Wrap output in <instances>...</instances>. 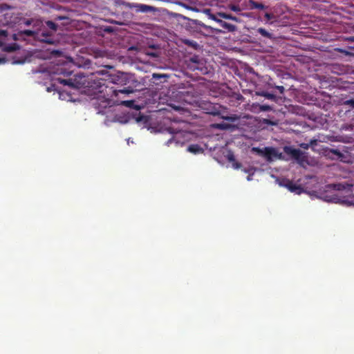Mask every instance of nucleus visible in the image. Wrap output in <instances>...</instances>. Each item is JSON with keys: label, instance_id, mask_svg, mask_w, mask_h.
<instances>
[{"label": "nucleus", "instance_id": "f257e3e1", "mask_svg": "<svg viewBox=\"0 0 354 354\" xmlns=\"http://www.w3.org/2000/svg\"><path fill=\"white\" fill-rule=\"evenodd\" d=\"M203 109L206 111L207 113L212 115H218L221 118L227 121L234 122L236 120V118L234 115H227L226 114L227 109L218 104L207 102L205 104V107Z\"/></svg>", "mask_w": 354, "mask_h": 354}, {"label": "nucleus", "instance_id": "f03ea898", "mask_svg": "<svg viewBox=\"0 0 354 354\" xmlns=\"http://www.w3.org/2000/svg\"><path fill=\"white\" fill-rule=\"evenodd\" d=\"M187 68L192 71H198L202 73H205L207 68L205 67V62L203 58L199 55H193L188 60H187Z\"/></svg>", "mask_w": 354, "mask_h": 354}, {"label": "nucleus", "instance_id": "7ed1b4c3", "mask_svg": "<svg viewBox=\"0 0 354 354\" xmlns=\"http://www.w3.org/2000/svg\"><path fill=\"white\" fill-rule=\"evenodd\" d=\"M92 105L97 113H105V109L111 106V100L109 98L99 96L93 99Z\"/></svg>", "mask_w": 354, "mask_h": 354}, {"label": "nucleus", "instance_id": "20e7f679", "mask_svg": "<svg viewBox=\"0 0 354 354\" xmlns=\"http://www.w3.org/2000/svg\"><path fill=\"white\" fill-rule=\"evenodd\" d=\"M252 151H256L259 155L265 157L268 160H272V157L277 156V151L273 147H265L259 149L258 147H253Z\"/></svg>", "mask_w": 354, "mask_h": 354}, {"label": "nucleus", "instance_id": "39448f33", "mask_svg": "<svg viewBox=\"0 0 354 354\" xmlns=\"http://www.w3.org/2000/svg\"><path fill=\"white\" fill-rule=\"evenodd\" d=\"M279 185L282 187H286L290 192L296 194H301L303 191V188L301 185L295 184L292 180L286 178L282 179L279 182Z\"/></svg>", "mask_w": 354, "mask_h": 354}, {"label": "nucleus", "instance_id": "423d86ee", "mask_svg": "<svg viewBox=\"0 0 354 354\" xmlns=\"http://www.w3.org/2000/svg\"><path fill=\"white\" fill-rule=\"evenodd\" d=\"M106 80L102 78L91 77L90 81H88L87 86L91 87L93 90L97 92H103V86H105Z\"/></svg>", "mask_w": 354, "mask_h": 354}, {"label": "nucleus", "instance_id": "0eeeda50", "mask_svg": "<svg viewBox=\"0 0 354 354\" xmlns=\"http://www.w3.org/2000/svg\"><path fill=\"white\" fill-rule=\"evenodd\" d=\"M218 24L219 26L223 28V30H219L218 28H213V32H234L236 30V26L232 24H230V23H227L222 19H220V21H218Z\"/></svg>", "mask_w": 354, "mask_h": 354}, {"label": "nucleus", "instance_id": "6e6552de", "mask_svg": "<svg viewBox=\"0 0 354 354\" xmlns=\"http://www.w3.org/2000/svg\"><path fill=\"white\" fill-rule=\"evenodd\" d=\"M74 76L75 77V80H73L72 78H69V79L57 78V81L64 85H67L72 88L78 87L81 83L80 82L77 81V77H80V75L78 74H76Z\"/></svg>", "mask_w": 354, "mask_h": 354}, {"label": "nucleus", "instance_id": "1a4fd4ad", "mask_svg": "<svg viewBox=\"0 0 354 354\" xmlns=\"http://www.w3.org/2000/svg\"><path fill=\"white\" fill-rule=\"evenodd\" d=\"M70 68V64H64L57 68V73L64 76H70L73 73V71L71 70Z\"/></svg>", "mask_w": 354, "mask_h": 354}, {"label": "nucleus", "instance_id": "9d476101", "mask_svg": "<svg viewBox=\"0 0 354 354\" xmlns=\"http://www.w3.org/2000/svg\"><path fill=\"white\" fill-rule=\"evenodd\" d=\"M128 6L129 8H136L138 11H140L142 12H147L153 10V8L152 6L145 5V4H139V3L130 4V3H128Z\"/></svg>", "mask_w": 354, "mask_h": 354}, {"label": "nucleus", "instance_id": "9b49d317", "mask_svg": "<svg viewBox=\"0 0 354 354\" xmlns=\"http://www.w3.org/2000/svg\"><path fill=\"white\" fill-rule=\"evenodd\" d=\"M286 153L291 155L295 159L298 160L301 155V151L299 149H292L291 147H286L285 148Z\"/></svg>", "mask_w": 354, "mask_h": 354}, {"label": "nucleus", "instance_id": "f8f14e48", "mask_svg": "<svg viewBox=\"0 0 354 354\" xmlns=\"http://www.w3.org/2000/svg\"><path fill=\"white\" fill-rule=\"evenodd\" d=\"M348 193L346 194L347 199L345 200V202L354 205V185H351L348 187Z\"/></svg>", "mask_w": 354, "mask_h": 354}, {"label": "nucleus", "instance_id": "ddd939ff", "mask_svg": "<svg viewBox=\"0 0 354 354\" xmlns=\"http://www.w3.org/2000/svg\"><path fill=\"white\" fill-rule=\"evenodd\" d=\"M248 6L250 7V9H259L264 10L266 8V6L261 3L256 2L254 0H248Z\"/></svg>", "mask_w": 354, "mask_h": 354}, {"label": "nucleus", "instance_id": "4468645a", "mask_svg": "<svg viewBox=\"0 0 354 354\" xmlns=\"http://www.w3.org/2000/svg\"><path fill=\"white\" fill-rule=\"evenodd\" d=\"M187 151L194 154L201 153L204 151L203 149L198 144L190 145L187 148Z\"/></svg>", "mask_w": 354, "mask_h": 354}, {"label": "nucleus", "instance_id": "2eb2a0df", "mask_svg": "<svg viewBox=\"0 0 354 354\" xmlns=\"http://www.w3.org/2000/svg\"><path fill=\"white\" fill-rule=\"evenodd\" d=\"M193 22L196 26L197 28H203L204 30L209 31V32H213V28L205 25L201 21L195 19L193 21Z\"/></svg>", "mask_w": 354, "mask_h": 354}, {"label": "nucleus", "instance_id": "dca6fc26", "mask_svg": "<svg viewBox=\"0 0 354 354\" xmlns=\"http://www.w3.org/2000/svg\"><path fill=\"white\" fill-rule=\"evenodd\" d=\"M171 130H172V128H171V127H169V128L168 129V131H169V132L170 133H171V134H174V131H171ZM175 134H176V135H174V136H172V138H171L170 139H169V140L167 141L166 145H167V146H169L170 145H171V144H172V143H174V142H175L176 145L179 143L178 140H177V136H178V135H177V134H178V133H175Z\"/></svg>", "mask_w": 354, "mask_h": 354}, {"label": "nucleus", "instance_id": "f3484780", "mask_svg": "<svg viewBox=\"0 0 354 354\" xmlns=\"http://www.w3.org/2000/svg\"><path fill=\"white\" fill-rule=\"evenodd\" d=\"M257 32L265 38H267V39L272 38V35L263 28H259L257 30Z\"/></svg>", "mask_w": 354, "mask_h": 354}, {"label": "nucleus", "instance_id": "a211bd4d", "mask_svg": "<svg viewBox=\"0 0 354 354\" xmlns=\"http://www.w3.org/2000/svg\"><path fill=\"white\" fill-rule=\"evenodd\" d=\"M351 185H349V184L339 183V184L334 185V187L337 190L344 191L345 193L347 194V193H348V187H349Z\"/></svg>", "mask_w": 354, "mask_h": 354}, {"label": "nucleus", "instance_id": "6ab92c4d", "mask_svg": "<svg viewBox=\"0 0 354 354\" xmlns=\"http://www.w3.org/2000/svg\"><path fill=\"white\" fill-rule=\"evenodd\" d=\"M218 15L220 17H222L223 19H230V20H232V21H239V19L236 17L235 16H233L230 14H227V13H225V12H218Z\"/></svg>", "mask_w": 354, "mask_h": 354}, {"label": "nucleus", "instance_id": "aec40b11", "mask_svg": "<svg viewBox=\"0 0 354 354\" xmlns=\"http://www.w3.org/2000/svg\"><path fill=\"white\" fill-rule=\"evenodd\" d=\"M133 92V89L130 88H124L123 89L113 91V93L115 96H118L119 93L129 94V93H132Z\"/></svg>", "mask_w": 354, "mask_h": 354}, {"label": "nucleus", "instance_id": "412c9836", "mask_svg": "<svg viewBox=\"0 0 354 354\" xmlns=\"http://www.w3.org/2000/svg\"><path fill=\"white\" fill-rule=\"evenodd\" d=\"M227 7L230 10L235 12L236 13H239L242 11V9L240 8V6L236 4L230 3L228 5Z\"/></svg>", "mask_w": 354, "mask_h": 354}, {"label": "nucleus", "instance_id": "4be33fe9", "mask_svg": "<svg viewBox=\"0 0 354 354\" xmlns=\"http://www.w3.org/2000/svg\"><path fill=\"white\" fill-rule=\"evenodd\" d=\"M259 95H261V96L265 97L266 98H267L268 100H274L276 99L275 95H274L272 93H270L268 92L263 91V92L260 93Z\"/></svg>", "mask_w": 354, "mask_h": 354}, {"label": "nucleus", "instance_id": "5701e85b", "mask_svg": "<svg viewBox=\"0 0 354 354\" xmlns=\"http://www.w3.org/2000/svg\"><path fill=\"white\" fill-rule=\"evenodd\" d=\"M46 24L47 26L53 30H56L57 28V25L52 21H48Z\"/></svg>", "mask_w": 354, "mask_h": 354}, {"label": "nucleus", "instance_id": "b1692460", "mask_svg": "<svg viewBox=\"0 0 354 354\" xmlns=\"http://www.w3.org/2000/svg\"><path fill=\"white\" fill-rule=\"evenodd\" d=\"M41 36L46 37L47 36H48V34L46 32L43 31L41 32ZM42 41H45L46 43H48V44H53V39H48V38L42 39Z\"/></svg>", "mask_w": 354, "mask_h": 354}, {"label": "nucleus", "instance_id": "393cba45", "mask_svg": "<svg viewBox=\"0 0 354 354\" xmlns=\"http://www.w3.org/2000/svg\"><path fill=\"white\" fill-rule=\"evenodd\" d=\"M78 67L83 66L84 68H88L91 65V61L88 59H86L84 61L83 64H80V62L77 63Z\"/></svg>", "mask_w": 354, "mask_h": 354}, {"label": "nucleus", "instance_id": "a878e982", "mask_svg": "<svg viewBox=\"0 0 354 354\" xmlns=\"http://www.w3.org/2000/svg\"><path fill=\"white\" fill-rule=\"evenodd\" d=\"M343 105H346L351 106L352 109H354V99L345 100L343 103Z\"/></svg>", "mask_w": 354, "mask_h": 354}, {"label": "nucleus", "instance_id": "bb28decb", "mask_svg": "<svg viewBox=\"0 0 354 354\" xmlns=\"http://www.w3.org/2000/svg\"><path fill=\"white\" fill-rule=\"evenodd\" d=\"M259 109L262 111H269L272 110V108L270 105L263 104V105H260Z\"/></svg>", "mask_w": 354, "mask_h": 354}, {"label": "nucleus", "instance_id": "cd10ccee", "mask_svg": "<svg viewBox=\"0 0 354 354\" xmlns=\"http://www.w3.org/2000/svg\"><path fill=\"white\" fill-rule=\"evenodd\" d=\"M136 121L138 122H143L144 123H146L147 122L148 119L145 115H139L138 117L136 118Z\"/></svg>", "mask_w": 354, "mask_h": 354}, {"label": "nucleus", "instance_id": "c85d7f7f", "mask_svg": "<svg viewBox=\"0 0 354 354\" xmlns=\"http://www.w3.org/2000/svg\"><path fill=\"white\" fill-rule=\"evenodd\" d=\"M185 44H187L189 46L196 47L198 46L197 43L194 41L185 40Z\"/></svg>", "mask_w": 354, "mask_h": 354}, {"label": "nucleus", "instance_id": "c756f323", "mask_svg": "<svg viewBox=\"0 0 354 354\" xmlns=\"http://www.w3.org/2000/svg\"><path fill=\"white\" fill-rule=\"evenodd\" d=\"M218 13L216 15H209V18L212 19V20L215 21L216 23L218 24V21H220L221 19L218 18Z\"/></svg>", "mask_w": 354, "mask_h": 354}, {"label": "nucleus", "instance_id": "7c9ffc66", "mask_svg": "<svg viewBox=\"0 0 354 354\" xmlns=\"http://www.w3.org/2000/svg\"><path fill=\"white\" fill-rule=\"evenodd\" d=\"M171 106L174 110L179 112H183L185 111V109L180 106L171 105Z\"/></svg>", "mask_w": 354, "mask_h": 354}, {"label": "nucleus", "instance_id": "2f4dec72", "mask_svg": "<svg viewBox=\"0 0 354 354\" xmlns=\"http://www.w3.org/2000/svg\"><path fill=\"white\" fill-rule=\"evenodd\" d=\"M330 152L332 153H334L335 154L336 156H337L339 158L340 157H342V153L340 152V151H339L338 149H330Z\"/></svg>", "mask_w": 354, "mask_h": 354}, {"label": "nucleus", "instance_id": "473e14b6", "mask_svg": "<svg viewBox=\"0 0 354 354\" xmlns=\"http://www.w3.org/2000/svg\"><path fill=\"white\" fill-rule=\"evenodd\" d=\"M232 167L236 169H238L239 168L241 167V164L240 162H236L235 160L234 161L232 162Z\"/></svg>", "mask_w": 354, "mask_h": 354}, {"label": "nucleus", "instance_id": "72a5a7b5", "mask_svg": "<svg viewBox=\"0 0 354 354\" xmlns=\"http://www.w3.org/2000/svg\"><path fill=\"white\" fill-rule=\"evenodd\" d=\"M8 36V32L4 30H0V38L6 37Z\"/></svg>", "mask_w": 354, "mask_h": 354}, {"label": "nucleus", "instance_id": "f704fd0d", "mask_svg": "<svg viewBox=\"0 0 354 354\" xmlns=\"http://www.w3.org/2000/svg\"><path fill=\"white\" fill-rule=\"evenodd\" d=\"M275 88L279 91L280 93H284V87L282 86H275Z\"/></svg>", "mask_w": 354, "mask_h": 354}, {"label": "nucleus", "instance_id": "c9c22d12", "mask_svg": "<svg viewBox=\"0 0 354 354\" xmlns=\"http://www.w3.org/2000/svg\"><path fill=\"white\" fill-rule=\"evenodd\" d=\"M133 104V100H127V101H123L122 102V104H125L128 106H131V104Z\"/></svg>", "mask_w": 354, "mask_h": 354}, {"label": "nucleus", "instance_id": "e433bc0d", "mask_svg": "<svg viewBox=\"0 0 354 354\" xmlns=\"http://www.w3.org/2000/svg\"><path fill=\"white\" fill-rule=\"evenodd\" d=\"M265 17L266 18L267 20H270L272 19L273 15L270 13L267 12L265 14Z\"/></svg>", "mask_w": 354, "mask_h": 354}, {"label": "nucleus", "instance_id": "4c0bfd02", "mask_svg": "<svg viewBox=\"0 0 354 354\" xmlns=\"http://www.w3.org/2000/svg\"><path fill=\"white\" fill-rule=\"evenodd\" d=\"M227 159H228V160H229L230 162H232L233 161H234V160H235L234 156V155H233V154H229V155L227 156Z\"/></svg>", "mask_w": 354, "mask_h": 354}, {"label": "nucleus", "instance_id": "58836bf2", "mask_svg": "<svg viewBox=\"0 0 354 354\" xmlns=\"http://www.w3.org/2000/svg\"><path fill=\"white\" fill-rule=\"evenodd\" d=\"M215 127H217V128H218V129H225V125H224V124H215Z\"/></svg>", "mask_w": 354, "mask_h": 354}, {"label": "nucleus", "instance_id": "ea45409f", "mask_svg": "<svg viewBox=\"0 0 354 354\" xmlns=\"http://www.w3.org/2000/svg\"><path fill=\"white\" fill-rule=\"evenodd\" d=\"M310 145L311 146H313V145H317V140H311L310 141Z\"/></svg>", "mask_w": 354, "mask_h": 354}, {"label": "nucleus", "instance_id": "a19ab883", "mask_svg": "<svg viewBox=\"0 0 354 354\" xmlns=\"http://www.w3.org/2000/svg\"><path fill=\"white\" fill-rule=\"evenodd\" d=\"M105 31L108 32H111L113 31V29L111 27H108L105 29Z\"/></svg>", "mask_w": 354, "mask_h": 354}, {"label": "nucleus", "instance_id": "79ce46f5", "mask_svg": "<svg viewBox=\"0 0 354 354\" xmlns=\"http://www.w3.org/2000/svg\"><path fill=\"white\" fill-rule=\"evenodd\" d=\"M252 179V175H249V176H248V177H247V180H249V181H250V180H251Z\"/></svg>", "mask_w": 354, "mask_h": 354}, {"label": "nucleus", "instance_id": "37998d69", "mask_svg": "<svg viewBox=\"0 0 354 354\" xmlns=\"http://www.w3.org/2000/svg\"><path fill=\"white\" fill-rule=\"evenodd\" d=\"M244 171H245V173H248V172H249V170H248V169H244Z\"/></svg>", "mask_w": 354, "mask_h": 354}, {"label": "nucleus", "instance_id": "c03bdc74", "mask_svg": "<svg viewBox=\"0 0 354 354\" xmlns=\"http://www.w3.org/2000/svg\"><path fill=\"white\" fill-rule=\"evenodd\" d=\"M304 148L307 149L308 148V145H304Z\"/></svg>", "mask_w": 354, "mask_h": 354}, {"label": "nucleus", "instance_id": "a18cd8bd", "mask_svg": "<svg viewBox=\"0 0 354 354\" xmlns=\"http://www.w3.org/2000/svg\"><path fill=\"white\" fill-rule=\"evenodd\" d=\"M304 148L307 149L308 148V145H304Z\"/></svg>", "mask_w": 354, "mask_h": 354}]
</instances>
